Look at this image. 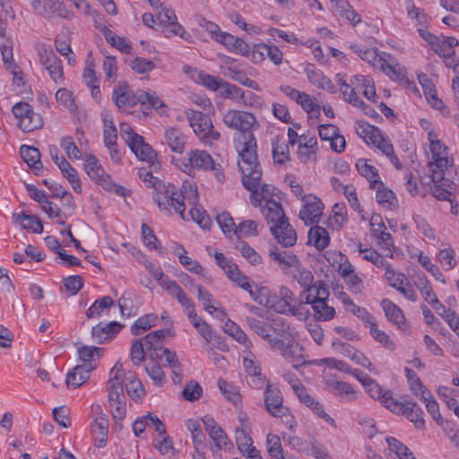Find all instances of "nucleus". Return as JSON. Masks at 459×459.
<instances>
[{
	"mask_svg": "<svg viewBox=\"0 0 459 459\" xmlns=\"http://www.w3.org/2000/svg\"><path fill=\"white\" fill-rule=\"evenodd\" d=\"M266 446L267 452L273 459H284L281 439L277 435L272 433L267 435Z\"/></svg>",
	"mask_w": 459,
	"mask_h": 459,
	"instance_id": "obj_63",
	"label": "nucleus"
},
{
	"mask_svg": "<svg viewBox=\"0 0 459 459\" xmlns=\"http://www.w3.org/2000/svg\"><path fill=\"white\" fill-rule=\"evenodd\" d=\"M218 386L227 400L234 404L239 403L240 394L237 386L223 378H219Z\"/></svg>",
	"mask_w": 459,
	"mask_h": 459,
	"instance_id": "obj_60",
	"label": "nucleus"
},
{
	"mask_svg": "<svg viewBox=\"0 0 459 459\" xmlns=\"http://www.w3.org/2000/svg\"><path fill=\"white\" fill-rule=\"evenodd\" d=\"M143 182L153 187V198L160 210L169 213L174 210L182 219H185V201L189 204H195L198 197L196 186L191 182H184L180 191H178L176 186L163 183L151 172L145 173Z\"/></svg>",
	"mask_w": 459,
	"mask_h": 459,
	"instance_id": "obj_2",
	"label": "nucleus"
},
{
	"mask_svg": "<svg viewBox=\"0 0 459 459\" xmlns=\"http://www.w3.org/2000/svg\"><path fill=\"white\" fill-rule=\"evenodd\" d=\"M270 231L282 247H293L297 242L296 230L290 224L288 218L270 226Z\"/></svg>",
	"mask_w": 459,
	"mask_h": 459,
	"instance_id": "obj_17",
	"label": "nucleus"
},
{
	"mask_svg": "<svg viewBox=\"0 0 459 459\" xmlns=\"http://www.w3.org/2000/svg\"><path fill=\"white\" fill-rule=\"evenodd\" d=\"M438 45L434 51L445 58L450 57L454 53V48L458 46L459 41L454 37H442L438 39Z\"/></svg>",
	"mask_w": 459,
	"mask_h": 459,
	"instance_id": "obj_55",
	"label": "nucleus"
},
{
	"mask_svg": "<svg viewBox=\"0 0 459 459\" xmlns=\"http://www.w3.org/2000/svg\"><path fill=\"white\" fill-rule=\"evenodd\" d=\"M13 115L18 120V126L23 132H32L43 126L41 116L34 112L33 108L27 102L20 101L13 105Z\"/></svg>",
	"mask_w": 459,
	"mask_h": 459,
	"instance_id": "obj_10",
	"label": "nucleus"
},
{
	"mask_svg": "<svg viewBox=\"0 0 459 459\" xmlns=\"http://www.w3.org/2000/svg\"><path fill=\"white\" fill-rule=\"evenodd\" d=\"M324 204L321 200L314 195L302 196V207L299 217L306 225L317 223L323 214Z\"/></svg>",
	"mask_w": 459,
	"mask_h": 459,
	"instance_id": "obj_12",
	"label": "nucleus"
},
{
	"mask_svg": "<svg viewBox=\"0 0 459 459\" xmlns=\"http://www.w3.org/2000/svg\"><path fill=\"white\" fill-rule=\"evenodd\" d=\"M124 327L118 322L113 321L108 324L100 323L91 329V336L97 343L110 342Z\"/></svg>",
	"mask_w": 459,
	"mask_h": 459,
	"instance_id": "obj_21",
	"label": "nucleus"
},
{
	"mask_svg": "<svg viewBox=\"0 0 459 459\" xmlns=\"http://www.w3.org/2000/svg\"><path fill=\"white\" fill-rule=\"evenodd\" d=\"M379 71L393 81L407 80V69L390 54H386L383 61V68H379Z\"/></svg>",
	"mask_w": 459,
	"mask_h": 459,
	"instance_id": "obj_24",
	"label": "nucleus"
},
{
	"mask_svg": "<svg viewBox=\"0 0 459 459\" xmlns=\"http://www.w3.org/2000/svg\"><path fill=\"white\" fill-rule=\"evenodd\" d=\"M317 139L315 135L302 134L299 136L298 158L302 163L315 160L317 151Z\"/></svg>",
	"mask_w": 459,
	"mask_h": 459,
	"instance_id": "obj_27",
	"label": "nucleus"
},
{
	"mask_svg": "<svg viewBox=\"0 0 459 459\" xmlns=\"http://www.w3.org/2000/svg\"><path fill=\"white\" fill-rule=\"evenodd\" d=\"M385 276L389 285L403 294L407 299L412 302L417 301L416 291L403 273H397L394 268H387Z\"/></svg>",
	"mask_w": 459,
	"mask_h": 459,
	"instance_id": "obj_13",
	"label": "nucleus"
},
{
	"mask_svg": "<svg viewBox=\"0 0 459 459\" xmlns=\"http://www.w3.org/2000/svg\"><path fill=\"white\" fill-rule=\"evenodd\" d=\"M248 292L251 299L261 306H267L269 304L270 290L266 287H259L256 284H249L248 289H245Z\"/></svg>",
	"mask_w": 459,
	"mask_h": 459,
	"instance_id": "obj_58",
	"label": "nucleus"
},
{
	"mask_svg": "<svg viewBox=\"0 0 459 459\" xmlns=\"http://www.w3.org/2000/svg\"><path fill=\"white\" fill-rule=\"evenodd\" d=\"M416 406V403L410 400L397 401L391 411L405 415L409 420L414 423L416 428L422 429L425 426L423 411L420 409L415 410Z\"/></svg>",
	"mask_w": 459,
	"mask_h": 459,
	"instance_id": "obj_18",
	"label": "nucleus"
},
{
	"mask_svg": "<svg viewBox=\"0 0 459 459\" xmlns=\"http://www.w3.org/2000/svg\"><path fill=\"white\" fill-rule=\"evenodd\" d=\"M222 121L230 129L238 130L242 133L236 144L239 156L238 163L242 160L240 149H244V147L247 146L251 138L254 139L255 143H256V139L253 132L259 128V123L254 114L238 109H229L226 111L223 115ZM256 148L257 144L254 147L255 155L257 157Z\"/></svg>",
	"mask_w": 459,
	"mask_h": 459,
	"instance_id": "obj_3",
	"label": "nucleus"
},
{
	"mask_svg": "<svg viewBox=\"0 0 459 459\" xmlns=\"http://www.w3.org/2000/svg\"><path fill=\"white\" fill-rule=\"evenodd\" d=\"M290 275H291L297 282L305 290L314 281V275L310 270L300 264Z\"/></svg>",
	"mask_w": 459,
	"mask_h": 459,
	"instance_id": "obj_64",
	"label": "nucleus"
},
{
	"mask_svg": "<svg viewBox=\"0 0 459 459\" xmlns=\"http://www.w3.org/2000/svg\"><path fill=\"white\" fill-rule=\"evenodd\" d=\"M370 144L377 147L384 155H385L396 169H400L402 168V164L394 153L391 140L387 136H385L380 130L374 136Z\"/></svg>",
	"mask_w": 459,
	"mask_h": 459,
	"instance_id": "obj_28",
	"label": "nucleus"
},
{
	"mask_svg": "<svg viewBox=\"0 0 459 459\" xmlns=\"http://www.w3.org/2000/svg\"><path fill=\"white\" fill-rule=\"evenodd\" d=\"M420 397V400L425 403L426 409L433 420L440 424L442 417L439 411V405L431 393L429 391H424L423 394Z\"/></svg>",
	"mask_w": 459,
	"mask_h": 459,
	"instance_id": "obj_62",
	"label": "nucleus"
},
{
	"mask_svg": "<svg viewBox=\"0 0 459 459\" xmlns=\"http://www.w3.org/2000/svg\"><path fill=\"white\" fill-rule=\"evenodd\" d=\"M113 100L117 106L125 111L134 107L138 102L146 108H152L163 114L165 105L155 92H140L135 96L126 83H119L113 91Z\"/></svg>",
	"mask_w": 459,
	"mask_h": 459,
	"instance_id": "obj_5",
	"label": "nucleus"
},
{
	"mask_svg": "<svg viewBox=\"0 0 459 459\" xmlns=\"http://www.w3.org/2000/svg\"><path fill=\"white\" fill-rule=\"evenodd\" d=\"M166 143L172 152L183 153L186 143V135L178 127H169L165 130Z\"/></svg>",
	"mask_w": 459,
	"mask_h": 459,
	"instance_id": "obj_30",
	"label": "nucleus"
},
{
	"mask_svg": "<svg viewBox=\"0 0 459 459\" xmlns=\"http://www.w3.org/2000/svg\"><path fill=\"white\" fill-rule=\"evenodd\" d=\"M224 332L231 336L238 343L242 344L247 351L251 350L253 342L247 333L240 328L238 325L230 319H228L223 327Z\"/></svg>",
	"mask_w": 459,
	"mask_h": 459,
	"instance_id": "obj_37",
	"label": "nucleus"
},
{
	"mask_svg": "<svg viewBox=\"0 0 459 459\" xmlns=\"http://www.w3.org/2000/svg\"><path fill=\"white\" fill-rule=\"evenodd\" d=\"M272 349L277 350L294 368L303 364L302 357L297 354V346H294L292 341L285 342L283 339H277L273 342Z\"/></svg>",
	"mask_w": 459,
	"mask_h": 459,
	"instance_id": "obj_25",
	"label": "nucleus"
},
{
	"mask_svg": "<svg viewBox=\"0 0 459 459\" xmlns=\"http://www.w3.org/2000/svg\"><path fill=\"white\" fill-rule=\"evenodd\" d=\"M329 236L323 227H312L308 231V243L315 246L316 249L323 250L329 245Z\"/></svg>",
	"mask_w": 459,
	"mask_h": 459,
	"instance_id": "obj_46",
	"label": "nucleus"
},
{
	"mask_svg": "<svg viewBox=\"0 0 459 459\" xmlns=\"http://www.w3.org/2000/svg\"><path fill=\"white\" fill-rule=\"evenodd\" d=\"M192 72L195 82L206 87L208 90L215 91L219 90L223 83L221 78L206 74L202 70L194 69Z\"/></svg>",
	"mask_w": 459,
	"mask_h": 459,
	"instance_id": "obj_47",
	"label": "nucleus"
},
{
	"mask_svg": "<svg viewBox=\"0 0 459 459\" xmlns=\"http://www.w3.org/2000/svg\"><path fill=\"white\" fill-rule=\"evenodd\" d=\"M321 289L326 291L327 296H330L328 287L324 281H313L311 285L302 290L299 294V302L302 303V306L305 307L306 304H311L316 301L318 296L317 292H319Z\"/></svg>",
	"mask_w": 459,
	"mask_h": 459,
	"instance_id": "obj_39",
	"label": "nucleus"
},
{
	"mask_svg": "<svg viewBox=\"0 0 459 459\" xmlns=\"http://www.w3.org/2000/svg\"><path fill=\"white\" fill-rule=\"evenodd\" d=\"M108 400L114 420H122L126 413V396L121 394L118 397L108 396Z\"/></svg>",
	"mask_w": 459,
	"mask_h": 459,
	"instance_id": "obj_57",
	"label": "nucleus"
},
{
	"mask_svg": "<svg viewBox=\"0 0 459 459\" xmlns=\"http://www.w3.org/2000/svg\"><path fill=\"white\" fill-rule=\"evenodd\" d=\"M91 370H93L91 366H76L66 376L67 386L74 389L81 386L89 379Z\"/></svg>",
	"mask_w": 459,
	"mask_h": 459,
	"instance_id": "obj_36",
	"label": "nucleus"
},
{
	"mask_svg": "<svg viewBox=\"0 0 459 459\" xmlns=\"http://www.w3.org/2000/svg\"><path fill=\"white\" fill-rule=\"evenodd\" d=\"M84 169L91 180L100 185L106 191L117 195L129 196L131 191L122 186L116 185L93 155H87L84 160Z\"/></svg>",
	"mask_w": 459,
	"mask_h": 459,
	"instance_id": "obj_6",
	"label": "nucleus"
},
{
	"mask_svg": "<svg viewBox=\"0 0 459 459\" xmlns=\"http://www.w3.org/2000/svg\"><path fill=\"white\" fill-rule=\"evenodd\" d=\"M13 221L21 225L24 230H30L33 233H41L43 226L39 218L35 215H28L23 212L13 213Z\"/></svg>",
	"mask_w": 459,
	"mask_h": 459,
	"instance_id": "obj_40",
	"label": "nucleus"
},
{
	"mask_svg": "<svg viewBox=\"0 0 459 459\" xmlns=\"http://www.w3.org/2000/svg\"><path fill=\"white\" fill-rule=\"evenodd\" d=\"M158 316L154 314H147L139 317L131 326V332L134 335H141L156 325Z\"/></svg>",
	"mask_w": 459,
	"mask_h": 459,
	"instance_id": "obj_53",
	"label": "nucleus"
},
{
	"mask_svg": "<svg viewBox=\"0 0 459 459\" xmlns=\"http://www.w3.org/2000/svg\"><path fill=\"white\" fill-rule=\"evenodd\" d=\"M121 365L117 363L110 371V378L108 383V396L118 397L124 394Z\"/></svg>",
	"mask_w": 459,
	"mask_h": 459,
	"instance_id": "obj_42",
	"label": "nucleus"
},
{
	"mask_svg": "<svg viewBox=\"0 0 459 459\" xmlns=\"http://www.w3.org/2000/svg\"><path fill=\"white\" fill-rule=\"evenodd\" d=\"M108 419L106 415L97 417L91 426V434L95 446L102 448L107 445L108 436Z\"/></svg>",
	"mask_w": 459,
	"mask_h": 459,
	"instance_id": "obj_29",
	"label": "nucleus"
},
{
	"mask_svg": "<svg viewBox=\"0 0 459 459\" xmlns=\"http://www.w3.org/2000/svg\"><path fill=\"white\" fill-rule=\"evenodd\" d=\"M269 256L287 275H290L301 264L298 256L291 251L274 248L270 251Z\"/></svg>",
	"mask_w": 459,
	"mask_h": 459,
	"instance_id": "obj_15",
	"label": "nucleus"
},
{
	"mask_svg": "<svg viewBox=\"0 0 459 459\" xmlns=\"http://www.w3.org/2000/svg\"><path fill=\"white\" fill-rule=\"evenodd\" d=\"M167 334L166 330H156L153 332H151L148 333L145 337L143 339H139L140 342L144 346L146 351H150L153 350L156 353L157 351H160V348H163L161 346L162 341L165 338Z\"/></svg>",
	"mask_w": 459,
	"mask_h": 459,
	"instance_id": "obj_48",
	"label": "nucleus"
},
{
	"mask_svg": "<svg viewBox=\"0 0 459 459\" xmlns=\"http://www.w3.org/2000/svg\"><path fill=\"white\" fill-rule=\"evenodd\" d=\"M240 422V427H238L235 430V439L239 451L242 454H246V452L250 451L255 448V446H253V440L250 436L251 427L247 418L241 417Z\"/></svg>",
	"mask_w": 459,
	"mask_h": 459,
	"instance_id": "obj_26",
	"label": "nucleus"
},
{
	"mask_svg": "<svg viewBox=\"0 0 459 459\" xmlns=\"http://www.w3.org/2000/svg\"><path fill=\"white\" fill-rule=\"evenodd\" d=\"M365 388L373 399L378 400L385 408L392 411L397 400L392 396L388 390H383L374 379Z\"/></svg>",
	"mask_w": 459,
	"mask_h": 459,
	"instance_id": "obj_32",
	"label": "nucleus"
},
{
	"mask_svg": "<svg viewBox=\"0 0 459 459\" xmlns=\"http://www.w3.org/2000/svg\"><path fill=\"white\" fill-rule=\"evenodd\" d=\"M114 301L111 297L105 296L93 302V304L86 311V316L89 319L99 318L107 309L113 306Z\"/></svg>",
	"mask_w": 459,
	"mask_h": 459,
	"instance_id": "obj_51",
	"label": "nucleus"
},
{
	"mask_svg": "<svg viewBox=\"0 0 459 459\" xmlns=\"http://www.w3.org/2000/svg\"><path fill=\"white\" fill-rule=\"evenodd\" d=\"M301 404L308 408L315 415L324 420L333 428L337 427L335 420L325 411L323 404L313 395L305 400Z\"/></svg>",
	"mask_w": 459,
	"mask_h": 459,
	"instance_id": "obj_50",
	"label": "nucleus"
},
{
	"mask_svg": "<svg viewBox=\"0 0 459 459\" xmlns=\"http://www.w3.org/2000/svg\"><path fill=\"white\" fill-rule=\"evenodd\" d=\"M160 351L161 354L156 353V357H165V359L169 367L172 370V380L175 384H179L182 381V368L181 364L178 359V355L175 351H171L167 348H160Z\"/></svg>",
	"mask_w": 459,
	"mask_h": 459,
	"instance_id": "obj_38",
	"label": "nucleus"
},
{
	"mask_svg": "<svg viewBox=\"0 0 459 459\" xmlns=\"http://www.w3.org/2000/svg\"><path fill=\"white\" fill-rule=\"evenodd\" d=\"M246 323L252 331L265 340L270 347L273 345V342L278 339V337H273L270 333L269 324L251 316L246 317Z\"/></svg>",
	"mask_w": 459,
	"mask_h": 459,
	"instance_id": "obj_41",
	"label": "nucleus"
},
{
	"mask_svg": "<svg viewBox=\"0 0 459 459\" xmlns=\"http://www.w3.org/2000/svg\"><path fill=\"white\" fill-rule=\"evenodd\" d=\"M350 48L357 54L363 61L367 62L375 69L383 68V61L387 53H378L376 48H368L359 44H351Z\"/></svg>",
	"mask_w": 459,
	"mask_h": 459,
	"instance_id": "obj_22",
	"label": "nucleus"
},
{
	"mask_svg": "<svg viewBox=\"0 0 459 459\" xmlns=\"http://www.w3.org/2000/svg\"><path fill=\"white\" fill-rule=\"evenodd\" d=\"M186 117L194 133L204 143H212L219 140L221 134L214 130L211 118L201 111L188 108Z\"/></svg>",
	"mask_w": 459,
	"mask_h": 459,
	"instance_id": "obj_9",
	"label": "nucleus"
},
{
	"mask_svg": "<svg viewBox=\"0 0 459 459\" xmlns=\"http://www.w3.org/2000/svg\"><path fill=\"white\" fill-rule=\"evenodd\" d=\"M103 349L94 346H82L78 349V354L82 364L80 366H91L93 369L96 368V360L99 359L102 353Z\"/></svg>",
	"mask_w": 459,
	"mask_h": 459,
	"instance_id": "obj_45",
	"label": "nucleus"
},
{
	"mask_svg": "<svg viewBox=\"0 0 459 459\" xmlns=\"http://www.w3.org/2000/svg\"><path fill=\"white\" fill-rule=\"evenodd\" d=\"M273 308L279 314L290 315L299 320H305L308 316V310L299 301L298 307H290L283 302L279 297H272L270 295L269 304L266 306Z\"/></svg>",
	"mask_w": 459,
	"mask_h": 459,
	"instance_id": "obj_20",
	"label": "nucleus"
},
{
	"mask_svg": "<svg viewBox=\"0 0 459 459\" xmlns=\"http://www.w3.org/2000/svg\"><path fill=\"white\" fill-rule=\"evenodd\" d=\"M272 152L275 163L283 164L290 160L289 145L282 138L276 137L273 140Z\"/></svg>",
	"mask_w": 459,
	"mask_h": 459,
	"instance_id": "obj_49",
	"label": "nucleus"
},
{
	"mask_svg": "<svg viewBox=\"0 0 459 459\" xmlns=\"http://www.w3.org/2000/svg\"><path fill=\"white\" fill-rule=\"evenodd\" d=\"M103 139L105 146L108 149L111 160L118 162L121 159L120 152L117 150V130L111 118L106 115L103 117Z\"/></svg>",
	"mask_w": 459,
	"mask_h": 459,
	"instance_id": "obj_16",
	"label": "nucleus"
},
{
	"mask_svg": "<svg viewBox=\"0 0 459 459\" xmlns=\"http://www.w3.org/2000/svg\"><path fill=\"white\" fill-rule=\"evenodd\" d=\"M43 17L47 20H53L56 18L72 20L74 17V14L64 2L60 0H52L50 1L48 7H47L44 12Z\"/></svg>",
	"mask_w": 459,
	"mask_h": 459,
	"instance_id": "obj_34",
	"label": "nucleus"
},
{
	"mask_svg": "<svg viewBox=\"0 0 459 459\" xmlns=\"http://www.w3.org/2000/svg\"><path fill=\"white\" fill-rule=\"evenodd\" d=\"M120 134L135 156L142 160H152L154 152L150 144L144 143L143 138L134 133L126 123L120 124Z\"/></svg>",
	"mask_w": 459,
	"mask_h": 459,
	"instance_id": "obj_11",
	"label": "nucleus"
},
{
	"mask_svg": "<svg viewBox=\"0 0 459 459\" xmlns=\"http://www.w3.org/2000/svg\"><path fill=\"white\" fill-rule=\"evenodd\" d=\"M215 41L220 42L228 50L239 53L243 56H247L249 52V46L243 39L225 31L219 34Z\"/></svg>",
	"mask_w": 459,
	"mask_h": 459,
	"instance_id": "obj_33",
	"label": "nucleus"
},
{
	"mask_svg": "<svg viewBox=\"0 0 459 459\" xmlns=\"http://www.w3.org/2000/svg\"><path fill=\"white\" fill-rule=\"evenodd\" d=\"M254 139L249 140L247 146L240 149L242 160L238 168L242 174V184L250 192L251 204L261 208V212L266 222L273 226L288 218L281 204V198L273 185L262 184V169L255 155Z\"/></svg>",
	"mask_w": 459,
	"mask_h": 459,
	"instance_id": "obj_1",
	"label": "nucleus"
},
{
	"mask_svg": "<svg viewBox=\"0 0 459 459\" xmlns=\"http://www.w3.org/2000/svg\"><path fill=\"white\" fill-rule=\"evenodd\" d=\"M430 159L428 161V169L433 183H441L445 179L446 173L452 167L454 159L449 155V151L445 143H437L431 146Z\"/></svg>",
	"mask_w": 459,
	"mask_h": 459,
	"instance_id": "obj_7",
	"label": "nucleus"
},
{
	"mask_svg": "<svg viewBox=\"0 0 459 459\" xmlns=\"http://www.w3.org/2000/svg\"><path fill=\"white\" fill-rule=\"evenodd\" d=\"M317 299L311 303L314 316L319 321H330L335 316L334 307L329 304V296L325 290L317 292Z\"/></svg>",
	"mask_w": 459,
	"mask_h": 459,
	"instance_id": "obj_19",
	"label": "nucleus"
},
{
	"mask_svg": "<svg viewBox=\"0 0 459 459\" xmlns=\"http://www.w3.org/2000/svg\"><path fill=\"white\" fill-rule=\"evenodd\" d=\"M263 386H265L264 403L267 412L273 417L280 418L290 429L295 428L297 425L295 417L290 413V409L283 405V398L279 388L271 385L266 377H259L257 387Z\"/></svg>",
	"mask_w": 459,
	"mask_h": 459,
	"instance_id": "obj_4",
	"label": "nucleus"
},
{
	"mask_svg": "<svg viewBox=\"0 0 459 459\" xmlns=\"http://www.w3.org/2000/svg\"><path fill=\"white\" fill-rule=\"evenodd\" d=\"M381 307L389 322L395 325L400 330L407 332L409 325L405 319L403 310L393 301L384 299L381 301Z\"/></svg>",
	"mask_w": 459,
	"mask_h": 459,
	"instance_id": "obj_23",
	"label": "nucleus"
},
{
	"mask_svg": "<svg viewBox=\"0 0 459 459\" xmlns=\"http://www.w3.org/2000/svg\"><path fill=\"white\" fill-rule=\"evenodd\" d=\"M221 89V95L229 99L236 103H243L244 102V91L238 86L230 83L228 82H223Z\"/></svg>",
	"mask_w": 459,
	"mask_h": 459,
	"instance_id": "obj_56",
	"label": "nucleus"
},
{
	"mask_svg": "<svg viewBox=\"0 0 459 459\" xmlns=\"http://www.w3.org/2000/svg\"><path fill=\"white\" fill-rule=\"evenodd\" d=\"M422 87L424 96L428 103L435 109L438 110L444 117L450 116L449 108L444 104L443 100L437 97V91L432 81L426 74L418 77Z\"/></svg>",
	"mask_w": 459,
	"mask_h": 459,
	"instance_id": "obj_14",
	"label": "nucleus"
},
{
	"mask_svg": "<svg viewBox=\"0 0 459 459\" xmlns=\"http://www.w3.org/2000/svg\"><path fill=\"white\" fill-rule=\"evenodd\" d=\"M195 169L211 170L218 182L224 181L221 164L215 163L212 156L204 150H194L187 153V160L182 164V170L192 175Z\"/></svg>",
	"mask_w": 459,
	"mask_h": 459,
	"instance_id": "obj_8",
	"label": "nucleus"
},
{
	"mask_svg": "<svg viewBox=\"0 0 459 459\" xmlns=\"http://www.w3.org/2000/svg\"><path fill=\"white\" fill-rule=\"evenodd\" d=\"M226 74L231 80L236 81L246 87L259 91L258 83L255 81L250 79L244 71L238 69L237 67L230 66Z\"/></svg>",
	"mask_w": 459,
	"mask_h": 459,
	"instance_id": "obj_54",
	"label": "nucleus"
},
{
	"mask_svg": "<svg viewBox=\"0 0 459 459\" xmlns=\"http://www.w3.org/2000/svg\"><path fill=\"white\" fill-rule=\"evenodd\" d=\"M390 451L394 452L400 459H416L410 449L402 442L393 437L385 438Z\"/></svg>",
	"mask_w": 459,
	"mask_h": 459,
	"instance_id": "obj_59",
	"label": "nucleus"
},
{
	"mask_svg": "<svg viewBox=\"0 0 459 459\" xmlns=\"http://www.w3.org/2000/svg\"><path fill=\"white\" fill-rule=\"evenodd\" d=\"M405 377L411 391L416 396H421L424 391H429L422 384L418 375L411 368H404Z\"/></svg>",
	"mask_w": 459,
	"mask_h": 459,
	"instance_id": "obj_61",
	"label": "nucleus"
},
{
	"mask_svg": "<svg viewBox=\"0 0 459 459\" xmlns=\"http://www.w3.org/2000/svg\"><path fill=\"white\" fill-rule=\"evenodd\" d=\"M20 154L23 161L31 169L39 171L42 169L39 151L32 146L22 145L20 148Z\"/></svg>",
	"mask_w": 459,
	"mask_h": 459,
	"instance_id": "obj_43",
	"label": "nucleus"
},
{
	"mask_svg": "<svg viewBox=\"0 0 459 459\" xmlns=\"http://www.w3.org/2000/svg\"><path fill=\"white\" fill-rule=\"evenodd\" d=\"M305 73L308 81L313 85L324 91H333L334 85L333 84L332 81L314 65H308L305 69Z\"/></svg>",
	"mask_w": 459,
	"mask_h": 459,
	"instance_id": "obj_31",
	"label": "nucleus"
},
{
	"mask_svg": "<svg viewBox=\"0 0 459 459\" xmlns=\"http://www.w3.org/2000/svg\"><path fill=\"white\" fill-rule=\"evenodd\" d=\"M376 189L377 202L385 209L394 210L398 205V201L394 192L386 187L379 181L376 186H371Z\"/></svg>",
	"mask_w": 459,
	"mask_h": 459,
	"instance_id": "obj_35",
	"label": "nucleus"
},
{
	"mask_svg": "<svg viewBox=\"0 0 459 459\" xmlns=\"http://www.w3.org/2000/svg\"><path fill=\"white\" fill-rule=\"evenodd\" d=\"M356 169L362 177L366 178L369 181L370 186H376V184L377 185L380 181L377 169L368 164L367 160H358L356 162Z\"/></svg>",
	"mask_w": 459,
	"mask_h": 459,
	"instance_id": "obj_52",
	"label": "nucleus"
},
{
	"mask_svg": "<svg viewBox=\"0 0 459 459\" xmlns=\"http://www.w3.org/2000/svg\"><path fill=\"white\" fill-rule=\"evenodd\" d=\"M165 284L168 293L178 300V302L184 307L186 313L195 307L194 302L186 296L176 281L167 282Z\"/></svg>",
	"mask_w": 459,
	"mask_h": 459,
	"instance_id": "obj_44",
	"label": "nucleus"
}]
</instances>
